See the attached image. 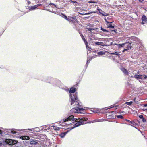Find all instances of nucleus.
<instances>
[{
	"instance_id": "1",
	"label": "nucleus",
	"mask_w": 147,
	"mask_h": 147,
	"mask_svg": "<svg viewBox=\"0 0 147 147\" xmlns=\"http://www.w3.org/2000/svg\"><path fill=\"white\" fill-rule=\"evenodd\" d=\"M76 88L75 87H72L68 91L71 94L69 95L70 99L69 101L71 102V105L74 106L76 105L74 108H73L70 111L71 113H82L85 114V112H81L85 109L82 108V106L80 104L81 103L79 102L77 96V92H76Z\"/></svg>"
},
{
	"instance_id": "2",
	"label": "nucleus",
	"mask_w": 147,
	"mask_h": 147,
	"mask_svg": "<svg viewBox=\"0 0 147 147\" xmlns=\"http://www.w3.org/2000/svg\"><path fill=\"white\" fill-rule=\"evenodd\" d=\"M70 120H71V121H73V122L69 124L68 125L70 124L72 125V123L74 122V121L77 122V123L74 125L73 127L69 128L70 130H71L74 128L82 125L83 124V122L84 121L83 118H81V119L75 118L74 117V115H72L69 116L68 117L65 119H64L63 120L60 121L59 122V124L61 125V123L63 124L64 122H67Z\"/></svg>"
},
{
	"instance_id": "3",
	"label": "nucleus",
	"mask_w": 147,
	"mask_h": 147,
	"mask_svg": "<svg viewBox=\"0 0 147 147\" xmlns=\"http://www.w3.org/2000/svg\"><path fill=\"white\" fill-rule=\"evenodd\" d=\"M62 83L60 80L55 78H54L51 84V86L55 88H60Z\"/></svg>"
},
{
	"instance_id": "4",
	"label": "nucleus",
	"mask_w": 147,
	"mask_h": 147,
	"mask_svg": "<svg viewBox=\"0 0 147 147\" xmlns=\"http://www.w3.org/2000/svg\"><path fill=\"white\" fill-rule=\"evenodd\" d=\"M54 78L50 76L45 77L44 76H41L39 80L51 84Z\"/></svg>"
},
{
	"instance_id": "5",
	"label": "nucleus",
	"mask_w": 147,
	"mask_h": 147,
	"mask_svg": "<svg viewBox=\"0 0 147 147\" xmlns=\"http://www.w3.org/2000/svg\"><path fill=\"white\" fill-rule=\"evenodd\" d=\"M6 142L7 144L10 145H13L16 144L18 141L16 140L11 139H9L6 140Z\"/></svg>"
},
{
	"instance_id": "6",
	"label": "nucleus",
	"mask_w": 147,
	"mask_h": 147,
	"mask_svg": "<svg viewBox=\"0 0 147 147\" xmlns=\"http://www.w3.org/2000/svg\"><path fill=\"white\" fill-rule=\"evenodd\" d=\"M80 35L82 39L83 40V41H84L85 44L87 49H88V50H90V49H91L90 47H89L88 46V42H87V40H86L85 39V38H84V36H83V34H80Z\"/></svg>"
},
{
	"instance_id": "7",
	"label": "nucleus",
	"mask_w": 147,
	"mask_h": 147,
	"mask_svg": "<svg viewBox=\"0 0 147 147\" xmlns=\"http://www.w3.org/2000/svg\"><path fill=\"white\" fill-rule=\"evenodd\" d=\"M33 129H26V130H30L31 131H32ZM24 130H25V129L21 130H20V131H24ZM9 130L11 132L12 134H16L18 133L16 131H19V130H17L16 129H9Z\"/></svg>"
},
{
	"instance_id": "8",
	"label": "nucleus",
	"mask_w": 147,
	"mask_h": 147,
	"mask_svg": "<svg viewBox=\"0 0 147 147\" xmlns=\"http://www.w3.org/2000/svg\"><path fill=\"white\" fill-rule=\"evenodd\" d=\"M131 42H129V41H128V40H127V42L123 43L124 44V47H127V49H131V48H132V46H131Z\"/></svg>"
},
{
	"instance_id": "9",
	"label": "nucleus",
	"mask_w": 147,
	"mask_h": 147,
	"mask_svg": "<svg viewBox=\"0 0 147 147\" xmlns=\"http://www.w3.org/2000/svg\"><path fill=\"white\" fill-rule=\"evenodd\" d=\"M125 120L129 123V124H127L129 125L133 126V125L136 126L137 125V123L133 121H131L127 119H125Z\"/></svg>"
},
{
	"instance_id": "10",
	"label": "nucleus",
	"mask_w": 147,
	"mask_h": 147,
	"mask_svg": "<svg viewBox=\"0 0 147 147\" xmlns=\"http://www.w3.org/2000/svg\"><path fill=\"white\" fill-rule=\"evenodd\" d=\"M97 9L99 12V13L102 16H107L109 15V14L105 12L102 10L100 9L98 7H97Z\"/></svg>"
},
{
	"instance_id": "11",
	"label": "nucleus",
	"mask_w": 147,
	"mask_h": 147,
	"mask_svg": "<svg viewBox=\"0 0 147 147\" xmlns=\"http://www.w3.org/2000/svg\"><path fill=\"white\" fill-rule=\"evenodd\" d=\"M66 129L67 130V131L65 132H62L59 135V136L61 138H63L65 136V135L67 134L71 131L69 128Z\"/></svg>"
},
{
	"instance_id": "12",
	"label": "nucleus",
	"mask_w": 147,
	"mask_h": 147,
	"mask_svg": "<svg viewBox=\"0 0 147 147\" xmlns=\"http://www.w3.org/2000/svg\"><path fill=\"white\" fill-rule=\"evenodd\" d=\"M141 19L142 20V24H144L146 23L147 22V18L145 15H143L142 16Z\"/></svg>"
},
{
	"instance_id": "13",
	"label": "nucleus",
	"mask_w": 147,
	"mask_h": 147,
	"mask_svg": "<svg viewBox=\"0 0 147 147\" xmlns=\"http://www.w3.org/2000/svg\"><path fill=\"white\" fill-rule=\"evenodd\" d=\"M68 21L70 23L71 22L72 23L75 24V23H78L79 24V22L77 20H73L72 19H71L70 16L69 17V19Z\"/></svg>"
},
{
	"instance_id": "14",
	"label": "nucleus",
	"mask_w": 147,
	"mask_h": 147,
	"mask_svg": "<svg viewBox=\"0 0 147 147\" xmlns=\"http://www.w3.org/2000/svg\"><path fill=\"white\" fill-rule=\"evenodd\" d=\"M38 142L39 141L38 140L31 139L30 142V144L32 145H36L37 144Z\"/></svg>"
},
{
	"instance_id": "15",
	"label": "nucleus",
	"mask_w": 147,
	"mask_h": 147,
	"mask_svg": "<svg viewBox=\"0 0 147 147\" xmlns=\"http://www.w3.org/2000/svg\"><path fill=\"white\" fill-rule=\"evenodd\" d=\"M143 75H138L137 74H135L134 76L133 77V78H136V79L138 80L139 79H141L143 80Z\"/></svg>"
},
{
	"instance_id": "16",
	"label": "nucleus",
	"mask_w": 147,
	"mask_h": 147,
	"mask_svg": "<svg viewBox=\"0 0 147 147\" xmlns=\"http://www.w3.org/2000/svg\"><path fill=\"white\" fill-rule=\"evenodd\" d=\"M121 71H122L124 73V74L125 75H128L129 73L127 70L125 68L123 67L121 69Z\"/></svg>"
},
{
	"instance_id": "17",
	"label": "nucleus",
	"mask_w": 147,
	"mask_h": 147,
	"mask_svg": "<svg viewBox=\"0 0 147 147\" xmlns=\"http://www.w3.org/2000/svg\"><path fill=\"white\" fill-rule=\"evenodd\" d=\"M28 9L30 11L34 10L37 9L35 5L33 6L28 7Z\"/></svg>"
},
{
	"instance_id": "18",
	"label": "nucleus",
	"mask_w": 147,
	"mask_h": 147,
	"mask_svg": "<svg viewBox=\"0 0 147 147\" xmlns=\"http://www.w3.org/2000/svg\"><path fill=\"white\" fill-rule=\"evenodd\" d=\"M61 89H62L63 90L66 92H68L69 91V89L67 88V87H65V86H63V87H61V86H60V88H59Z\"/></svg>"
},
{
	"instance_id": "19",
	"label": "nucleus",
	"mask_w": 147,
	"mask_h": 147,
	"mask_svg": "<svg viewBox=\"0 0 147 147\" xmlns=\"http://www.w3.org/2000/svg\"><path fill=\"white\" fill-rule=\"evenodd\" d=\"M47 129H44V131L45 130H46L47 131V130H49L50 129V126H49V125H45V126H44V127H43V128L44 129V128H47Z\"/></svg>"
},
{
	"instance_id": "20",
	"label": "nucleus",
	"mask_w": 147,
	"mask_h": 147,
	"mask_svg": "<svg viewBox=\"0 0 147 147\" xmlns=\"http://www.w3.org/2000/svg\"><path fill=\"white\" fill-rule=\"evenodd\" d=\"M116 116L119 119H123L124 118L123 116L122 115H116Z\"/></svg>"
},
{
	"instance_id": "21",
	"label": "nucleus",
	"mask_w": 147,
	"mask_h": 147,
	"mask_svg": "<svg viewBox=\"0 0 147 147\" xmlns=\"http://www.w3.org/2000/svg\"><path fill=\"white\" fill-rule=\"evenodd\" d=\"M51 127H54L53 128L56 131H59L60 130V128H59L54 126H52Z\"/></svg>"
},
{
	"instance_id": "22",
	"label": "nucleus",
	"mask_w": 147,
	"mask_h": 147,
	"mask_svg": "<svg viewBox=\"0 0 147 147\" xmlns=\"http://www.w3.org/2000/svg\"><path fill=\"white\" fill-rule=\"evenodd\" d=\"M97 54L98 55H102L105 54V52L103 51H100L97 53Z\"/></svg>"
},
{
	"instance_id": "23",
	"label": "nucleus",
	"mask_w": 147,
	"mask_h": 147,
	"mask_svg": "<svg viewBox=\"0 0 147 147\" xmlns=\"http://www.w3.org/2000/svg\"><path fill=\"white\" fill-rule=\"evenodd\" d=\"M62 15L63 16V17L65 18V20L68 21L69 19V17H68L67 18V16L65 14H62Z\"/></svg>"
},
{
	"instance_id": "24",
	"label": "nucleus",
	"mask_w": 147,
	"mask_h": 147,
	"mask_svg": "<svg viewBox=\"0 0 147 147\" xmlns=\"http://www.w3.org/2000/svg\"><path fill=\"white\" fill-rule=\"evenodd\" d=\"M77 24V23L73 24V28L76 30H78V28L76 25V24Z\"/></svg>"
},
{
	"instance_id": "25",
	"label": "nucleus",
	"mask_w": 147,
	"mask_h": 147,
	"mask_svg": "<svg viewBox=\"0 0 147 147\" xmlns=\"http://www.w3.org/2000/svg\"><path fill=\"white\" fill-rule=\"evenodd\" d=\"M117 106L115 105H112L110 107H108V108H107V109H106L105 110H108L109 109L112 108L113 107H117Z\"/></svg>"
},
{
	"instance_id": "26",
	"label": "nucleus",
	"mask_w": 147,
	"mask_h": 147,
	"mask_svg": "<svg viewBox=\"0 0 147 147\" xmlns=\"http://www.w3.org/2000/svg\"><path fill=\"white\" fill-rule=\"evenodd\" d=\"M100 45L101 46H109V45H107L106 44H104L103 42H101V43H100Z\"/></svg>"
},
{
	"instance_id": "27",
	"label": "nucleus",
	"mask_w": 147,
	"mask_h": 147,
	"mask_svg": "<svg viewBox=\"0 0 147 147\" xmlns=\"http://www.w3.org/2000/svg\"><path fill=\"white\" fill-rule=\"evenodd\" d=\"M133 103V102L132 101H130L129 102H126L125 104L128 105H131Z\"/></svg>"
},
{
	"instance_id": "28",
	"label": "nucleus",
	"mask_w": 147,
	"mask_h": 147,
	"mask_svg": "<svg viewBox=\"0 0 147 147\" xmlns=\"http://www.w3.org/2000/svg\"><path fill=\"white\" fill-rule=\"evenodd\" d=\"M124 45L123 43L122 44H119L118 45V47L119 48L123 47H124Z\"/></svg>"
},
{
	"instance_id": "29",
	"label": "nucleus",
	"mask_w": 147,
	"mask_h": 147,
	"mask_svg": "<svg viewBox=\"0 0 147 147\" xmlns=\"http://www.w3.org/2000/svg\"><path fill=\"white\" fill-rule=\"evenodd\" d=\"M87 29L90 32V33H91L92 32V30H94V29L92 28H87Z\"/></svg>"
},
{
	"instance_id": "30",
	"label": "nucleus",
	"mask_w": 147,
	"mask_h": 147,
	"mask_svg": "<svg viewBox=\"0 0 147 147\" xmlns=\"http://www.w3.org/2000/svg\"><path fill=\"white\" fill-rule=\"evenodd\" d=\"M143 80H146L147 79V76L146 75H143Z\"/></svg>"
},
{
	"instance_id": "31",
	"label": "nucleus",
	"mask_w": 147,
	"mask_h": 147,
	"mask_svg": "<svg viewBox=\"0 0 147 147\" xmlns=\"http://www.w3.org/2000/svg\"><path fill=\"white\" fill-rule=\"evenodd\" d=\"M91 111L93 113H99L100 112L98 110H95L93 111L92 110H91Z\"/></svg>"
},
{
	"instance_id": "32",
	"label": "nucleus",
	"mask_w": 147,
	"mask_h": 147,
	"mask_svg": "<svg viewBox=\"0 0 147 147\" xmlns=\"http://www.w3.org/2000/svg\"><path fill=\"white\" fill-rule=\"evenodd\" d=\"M108 28H114L115 26H113L112 24H109L108 25Z\"/></svg>"
},
{
	"instance_id": "33",
	"label": "nucleus",
	"mask_w": 147,
	"mask_h": 147,
	"mask_svg": "<svg viewBox=\"0 0 147 147\" xmlns=\"http://www.w3.org/2000/svg\"><path fill=\"white\" fill-rule=\"evenodd\" d=\"M119 52L117 51L115 52L114 53H111L112 55H119Z\"/></svg>"
},
{
	"instance_id": "34",
	"label": "nucleus",
	"mask_w": 147,
	"mask_h": 147,
	"mask_svg": "<svg viewBox=\"0 0 147 147\" xmlns=\"http://www.w3.org/2000/svg\"><path fill=\"white\" fill-rule=\"evenodd\" d=\"M105 21L106 22V23H107V24H112L113 22V21L111 22H109L108 20H107L106 19H105Z\"/></svg>"
},
{
	"instance_id": "35",
	"label": "nucleus",
	"mask_w": 147,
	"mask_h": 147,
	"mask_svg": "<svg viewBox=\"0 0 147 147\" xmlns=\"http://www.w3.org/2000/svg\"><path fill=\"white\" fill-rule=\"evenodd\" d=\"M52 5H54L56 8H57L56 7V5L55 4L53 3H50L49 4L48 6H49Z\"/></svg>"
},
{
	"instance_id": "36",
	"label": "nucleus",
	"mask_w": 147,
	"mask_h": 147,
	"mask_svg": "<svg viewBox=\"0 0 147 147\" xmlns=\"http://www.w3.org/2000/svg\"><path fill=\"white\" fill-rule=\"evenodd\" d=\"M100 43H101V42H95V44L96 45H100Z\"/></svg>"
},
{
	"instance_id": "37",
	"label": "nucleus",
	"mask_w": 147,
	"mask_h": 147,
	"mask_svg": "<svg viewBox=\"0 0 147 147\" xmlns=\"http://www.w3.org/2000/svg\"><path fill=\"white\" fill-rule=\"evenodd\" d=\"M0 68L1 69H6V67L3 66V65H0Z\"/></svg>"
},
{
	"instance_id": "38",
	"label": "nucleus",
	"mask_w": 147,
	"mask_h": 147,
	"mask_svg": "<svg viewBox=\"0 0 147 147\" xmlns=\"http://www.w3.org/2000/svg\"><path fill=\"white\" fill-rule=\"evenodd\" d=\"M104 119H98L97 121H104Z\"/></svg>"
},
{
	"instance_id": "39",
	"label": "nucleus",
	"mask_w": 147,
	"mask_h": 147,
	"mask_svg": "<svg viewBox=\"0 0 147 147\" xmlns=\"http://www.w3.org/2000/svg\"><path fill=\"white\" fill-rule=\"evenodd\" d=\"M45 10H47V11H48L50 12H52V13H55V11H51V10H50L49 9H45Z\"/></svg>"
},
{
	"instance_id": "40",
	"label": "nucleus",
	"mask_w": 147,
	"mask_h": 147,
	"mask_svg": "<svg viewBox=\"0 0 147 147\" xmlns=\"http://www.w3.org/2000/svg\"><path fill=\"white\" fill-rule=\"evenodd\" d=\"M101 30L104 32H105L106 29L103 28L102 27H101Z\"/></svg>"
},
{
	"instance_id": "41",
	"label": "nucleus",
	"mask_w": 147,
	"mask_h": 147,
	"mask_svg": "<svg viewBox=\"0 0 147 147\" xmlns=\"http://www.w3.org/2000/svg\"><path fill=\"white\" fill-rule=\"evenodd\" d=\"M92 13V12H88V13H85V14H82V13H81V14H82V15H88V14H91Z\"/></svg>"
},
{
	"instance_id": "42",
	"label": "nucleus",
	"mask_w": 147,
	"mask_h": 147,
	"mask_svg": "<svg viewBox=\"0 0 147 147\" xmlns=\"http://www.w3.org/2000/svg\"><path fill=\"white\" fill-rule=\"evenodd\" d=\"M70 18H71V19H72L73 20H77V19H76V17L75 16V17H70Z\"/></svg>"
},
{
	"instance_id": "43",
	"label": "nucleus",
	"mask_w": 147,
	"mask_h": 147,
	"mask_svg": "<svg viewBox=\"0 0 147 147\" xmlns=\"http://www.w3.org/2000/svg\"><path fill=\"white\" fill-rule=\"evenodd\" d=\"M142 119L143 122L144 123L146 122V120L143 117Z\"/></svg>"
},
{
	"instance_id": "44",
	"label": "nucleus",
	"mask_w": 147,
	"mask_h": 147,
	"mask_svg": "<svg viewBox=\"0 0 147 147\" xmlns=\"http://www.w3.org/2000/svg\"><path fill=\"white\" fill-rule=\"evenodd\" d=\"M139 117L141 119H142L144 117L142 115H140L139 116Z\"/></svg>"
},
{
	"instance_id": "45",
	"label": "nucleus",
	"mask_w": 147,
	"mask_h": 147,
	"mask_svg": "<svg viewBox=\"0 0 147 147\" xmlns=\"http://www.w3.org/2000/svg\"><path fill=\"white\" fill-rule=\"evenodd\" d=\"M73 3H75V4L74 5H75L76 6L78 4V3L76 1H74V2Z\"/></svg>"
},
{
	"instance_id": "46",
	"label": "nucleus",
	"mask_w": 147,
	"mask_h": 147,
	"mask_svg": "<svg viewBox=\"0 0 147 147\" xmlns=\"http://www.w3.org/2000/svg\"><path fill=\"white\" fill-rule=\"evenodd\" d=\"M111 17H107L106 18H105V20L106 19L107 20H108L110 19H111Z\"/></svg>"
},
{
	"instance_id": "47",
	"label": "nucleus",
	"mask_w": 147,
	"mask_h": 147,
	"mask_svg": "<svg viewBox=\"0 0 147 147\" xmlns=\"http://www.w3.org/2000/svg\"><path fill=\"white\" fill-rule=\"evenodd\" d=\"M41 4H38L36 5H35L36 6V8H37V7L40 6L41 5Z\"/></svg>"
},
{
	"instance_id": "48",
	"label": "nucleus",
	"mask_w": 147,
	"mask_h": 147,
	"mask_svg": "<svg viewBox=\"0 0 147 147\" xmlns=\"http://www.w3.org/2000/svg\"><path fill=\"white\" fill-rule=\"evenodd\" d=\"M90 59H89L88 60H87V61L86 64H88L90 62Z\"/></svg>"
},
{
	"instance_id": "49",
	"label": "nucleus",
	"mask_w": 147,
	"mask_h": 147,
	"mask_svg": "<svg viewBox=\"0 0 147 147\" xmlns=\"http://www.w3.org/2000/svg\"><path fill=\"white\" fill-rule=\"evenodd\" d=\"M89 3H97L96 2L93 1H89Z\"/></svg>"
},
{
	"instance_id": "50",
	"label": "nucleus",
	"mask_w": 147,
	"mask_h": 147,
	"mask_svg": "<svg viewBox=\"0 0 147 147\" xmlns=\"http://www.w3.org/2000/svg\"><path fill=\"white\" fill-rule=\"evenodd\" d=\"M112 32H114L115 33H116V31H117V30H111Z\"/></svg>"
},
{
	"instance_id": "51",
	"label": "nucleus",
	"mask_w": 147,
	"mask_h": 147,
	"mask_svg": "<svg viewBox=\"0 0 147 147\" xmlns=\"http://www.w3.org/2000/svg\"><path fill=\"white\" fill-rule=\"evenodd\" d=\"M105 32L108 33H111V32H110V31H109V30H106V31Z\"/></svg>"
},
{
	"instance_id": "52",
	"label": "nucleus",
	"mask_w": 147,
	"mask_h": 147,
	"mask_svg": "<svg viewBox=\"0 0 147 147\" xmlns=\"http://www.w3.org/2000/svg\"><path fill=\"white\" fill-rule=\"evenodd\" d=\"M88 64H86V65H85V69H87V67H88Z\"/></svg>"
},
{
	"instance_id": "53",
	"label": "nucleus",
	"mask_w": 147,
	"mask_h": 147,
	"mask_svg": "<svg viewBox=\"0 0 147 147\" xmlns=\"http://www.w3.org/2000/svg\"><path fill=\"white\" fill-rule=\"evenodd\" d=\"M129 49H127H127H124V50H123V52L125 51H127V50H129Z\"/></svg>"
},
{
	"instance_id": "54",
	"label": "nucleus",
	"mask_w": 147,
	"mask_h": 147,
	"mask_svg": "<svg viewBox=\"0 0 147 147\" xmlns=\"http://www.w3.org/2000/svg\"><path fill=\"white\" fill-rule=\"evenodd\" d=\"M143 105L144 106V107H147V103L143 104Z\"/></svg>"
},
{
	"instance_id": "55",
	"label": "nucleus",
	"mask_w": 147,
	"mask_h": 147,
	"mask_svg": "<svg viewBox=\"0 0 147 147\" xmlns=\"http://www.w3.org/2000/svg\"><path fill=\"white\" fill-rule=\"evenodd\" d=\"M3 145L1 141H0V146H2Z\"/></svg>"
},
{
	"instance_id": "56",
	"label": "nucleus",
	"mask_w": 147,
	"mask_h": 147,
	"mask_svg": "<svg viewBox=\"0 0 147 147\" xmlns=\"http://www.w3.org/2000/svg\"><path fill=\"white\" fill-rule=\"evenodd\" d=\"M27 138L26 139V140H28L29 139V137L28 136H26Z\"/></svg>"
},
{
	"instance_id": "57",
	"label": "nucleus",
	"mask_w": 147,
	"mask_h": 147,
	"mask_svg": "<svg viewBox=\"0 0 147 147\" xmlns=\"http://www.w3.org/2000/svg\"><path fill=\"white\" fill-rule=\"evenodd\" d=\"M96 121H95V120H93V121H91L90 122V123H93L94 122H96Z\"/></svg>"
},
{
	"instance_id": "58",
	"label": "nucleus",
	"mask_w": 147,
	"mask_h": 147,
	"mask_svg": "<svg viewBox=\"0 0 147 147\" xmlns=\"http://www.w3.org/2000/svg\"><path fill=\"white\" fill-rule=\"evenodd\" d=\"M2 133H3V131L1 130H0V134H2Z\"/></svg>"
},
{
	"instance_id": "59",
	"label": "nucleus",
	"mask_w": 147,
	"mask_h": 147,
	"mask_svg": "<svg viewBox=\"0 0 147 147\" xmlns=\"http://www.w3.org/2000/svg\"><path fill=\"white\" fill-rule=\"evenodd\" d=\"M140 2H142L143 1H144V0H142V1H141V0H138Z\"/></svg>"
},
{
	"instance_id": "60",
	"label": "nucleus",
	"mask_w": 147,
	"mask_h": 147,
	"mask_svg": "<svg viewBox=\"0 0 147 147\" xmlns=\"http://www.w3.org/2000/svg\"><path fill=\"white\" fill-rule=\"evenodd\" d=\"M69 2H70L71 3H72L74 2V1L72 0H70V1H69Z\"/></svg>"
},
{
	"instance_id": "61",
	"label": "nucleus",
	"mask_w": 147,
	"mask_h": 147,
	"mask_svg": "<svg viewBox=\"0 0 147 147\" xmlns=\"http://www.w3.org/2000/svg\"><path fill=\"white\" fill-rule=\"evenodd\" d=\"M27 3H28V4H30V3H31V2H30V1H28L27 2Z\"/></svg>"
},
{
	"instance_id": "62",
	"label": "nucleus",
	"mask_w": 147,
	"mask_h": 147,
	"mask_svg": "<svg viewBox=\"0 0 147 147\" xmlns=\"http://www.w3.org/2000/svg\"><path fill=\"white\" fill-rule=\"evenodd\" d=\"M133 126V127H134V128H136V129H137V128L136 127H135V126H133H133Z\"/></svg>"
},
{
	"instance_id": "63",
	"label": "nucleus",
	"mask_w": 147,
	"mask_h": 147,
	"mask_svg": "<svg viewBox=\"0 0 147 147\" xmlns=\"http://www.w3.org/2000/svg\"><path fill=\"white\" fill-rule=\"evenodd\" d=\"M92 38H90V40H92Z\"/></svg>"
},
{
	"instance_id": "64",
	"label": "nucleus",
	"mask_w": 147,
	"mask_h": 147,
	"mask_svg": "<svg viewBox=\"0 0 147 147\" xmlns=\"http://www.w3.org/2000/svg\"><path fill=\"white\" fill-rule=\"evenodd\" d=\"M51 11H53V10H51Z\"/></svg>"
}]
</instances>
